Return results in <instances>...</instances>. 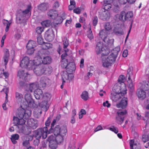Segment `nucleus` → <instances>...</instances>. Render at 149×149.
Returning a JSON list of instances; mask_svg holds the SVG:
<instances>
[{
	"instance_id": "nucleus-1",
	"label": "nucleus",
	"mask_w": 149,
	"mask_h": 149,
	"mask_svg": "<svg viewBox=\"0 0 149 149\" xmlns=\"http://www.w3.org/2000/svg\"><path fill=\"white\" fill-rule=\"evenodd\" d=\"M31 111L29 109H25L22 107V106L18 108L16 111V117H14L13 120L16 123L18 129H22V125L26 122L25 119H28L31 116Z\"/></svg>"
},
{
	"instance_id": "nucleus-2",
	"label": "nucleus",
	"mask_w": 149,
	"mask_h": 149,
	"mask_svg": "<svg viewBox=\"0 0 149 149\" xmlns=\"http://www.w3.org/2000/svg\"><path fill=\"white\" fill-rule=\"evenodd\" d=\"M31 6L28 5L26 9L24 11L20 10L17 15L16 22L17 24H21L26 21V17H28L29 13L31 12Z\"/></svg>"
},
{
	"instance_id": "nucleus-3",
	"label": "nucleus",
	"mask_w": 149,
	"mask_h": 149,
	"mask_svg": "<svg viewBox=\"0 0 149 149\" xmlns=\"http://www.w3.org/2000/svg\"><path fill=\"white\" fill-rule=\"evenodd\" d=\"M119 50H117L116 49L113 50L112 53L106 59L102 58L103 66L106 68H108L111 66V64L115 61L117 57Z\"/></svg>"
},
{
	"instance_id": "nucleus-4",
	"label": "nucleus",
	"mask_w": 149,
	"mask_h": 149,
	"mask_svg": "<svg viewBox=\"0 0 149 149\" xmlns=\"http://www.w3.org/2000/svg\"><path fill=\"white\" fill-rule=\"evenodd\" d=\"M67 130L66 125H63L61 127L59 125L55 127H51L48 131L49 134L53 133L55 135L61 134L63 135H65Z\"/></svg>"
},
{
	"instance_id": "nucleus-5",
	"label": "nucleus",
	"mask_w": 149,
	"mask_h": 149,
	"mask_svg": "<svg viewBox=\"0 0 149 149\" xmlns=\"http://www.w3.org/2000/svg\"><path fill=\"white\" fill-rule=\"evenodd\" d=\"M51 97L50 94L49 93H46L44 95V100L40 104V107L42 108V110L47 111L49 105V103L48 102L50 101Z\"/></svg>"
},
{
	"instance_id": "nucleus-6",
	"label": "nucleus",
	"mask_w": 149,
	"mask_h": 149,
	"mask_svg": "<svg viewBox=\"0 0 149 149\" xmlns=\"http://www.w3.org/2000/svg\"><path fill=\"white\" fill-rule=\"evenodd\" d=\"M40 63V62H38L36 64V65H37V66L33 70L34 73L38 75H41L45 73H46L45 72L46 68L45 65Z\"/></svg>"
},
{
	"instance_id": "nucleus-7",
	"label": "nucleus",
	"mask_w": 149,
	"mask_h": 149,
	"mask_svg": "<svg viewBox=\"0 0 149 149\" xmlns=\"http://www.w3.org/2000/svg\"><path fill=\"white\" fill-rule=\"evenodd\" d=\"M124 87L125 88L123 89L124 90L121 89L120 93H111V98L113 101L116 102L121 98V96H123L125 94H126L127 90L125 88V86H124Z\"/></svg>"
},
{
	"instance_id": "nucleus-8",
	"label": "nucleus",
	"mask_w": 149,
	"mask_h": 149,
	"mask_svg": "<svg viewBox=\"0 0 149 149\" xmlns=\"http://www.w3.org/2000/svg\"><path fill=\"white\" fill-rule=\"evenodd\" d=\"M127 113L126 110L123 111H117L115 118L116 122L118 124H121L124 121L125 115Z\"/></svg>"
},
{
	"instance_id": "nucleus-9",
	"label": "nucleus",
	"mask_w": 149,
	"mask_h": 149,
	"mask_svg": "<svg viewBox=\"0 0 149 149\" xmlns=\"http://www.w3.org/2000/svg\"><path fill=\"white\" fill-rule=\"evenodd\" d=\"M24 98L26 102H23V104L26 107H31L34 103V101L29 93H26L25 95Z\"/></svg>"
},
{
	"instance_id": "nucleus-10",
	"label": "nucleus",
	"mask_w": 149,
	"mask_h": 149,
	"mask_svg": "<svg viewBox=\"0 0 149 149\" xmlns=\"http://www.w3.org/2000/svg\"><path fill=\"white\" fill-rule=\"evenodd\" d=\"M45 37V39L49 42L52 41L54 38V34L53 30L51 29L48 30L46 32Z\"/></svg>"
},
{
	"instance_id": "nucleus-11",
	"label": "nucleus",
	"mask_w": 149,
	"mask_h": 149,
	"mask_svg": "<svg viewBox=\"0 0 149 149\" xmlns=\"http://www.w3.org/2000/svg\"><path fill=\"white\" fill-rule=\"evenodd\" d=\"M62 77L63 79V84L65 82V80H68L69 81L71 80L74 77L73 74L71 73L67 72V71L63 72L62 74Z\"/></svg>"
},
{
	"instance_id": "nucleus-12",
	"label": "nucleus",
	"mask_w": 149,
	"mask_h": 149,
	"mask_svg": "<svg viewBox=\"0 0 149 149\" xmlns=\"http://www.w3.org/2000/svg\"><path fill=\"white\" fill-rule=\"evenodd\" d=\"M53 136H51L48 137L47 139L48 141H49V147L52 149H56L57 147L58 143L56 141L53 139Z\"/></svg>"
},
{
	"instance_id": "nucleus-13",
	"label": "nucleus",
	"mask_w": 149,
	"mask_h": 149,
	"mask_svg": "<svg viewBox=\"0 0 149 149\" xmlns=\"http://www.w3.org/2000/svg\"><path fill=\"white\" fill-rule=\"evenodd\" d=\"M127 105V99L126 97H124L121 100L120 102L116 104L117 107L118 108L122 109L126 108Z\"/></svg>"
},
{
	"instance_id": "nucleus-14",
	"label": "nucleus",
	"mask_w": 149,
	"mask_h": 149,
	"mask_svg": "<svg viewBox=\"0 0 149 149\" xmlns=\"http://www.w3.org/2000/svg\"><path fill=\"white\" fill-rule=\"evenodd\" d=\"M17 76L20 78H22L25 81H28L27 77H30V75L28 72L24 73V71L22 70H20L18 71Z\"/></svg>"
},
{
	"instance_id": "nucleus-15",
	"label": "nucleus",
	"mask_w": 149,
	"mask_h": 149,
	"mask_svg": "<svg viewBox=\"0 0 149 149\" xmlns=\"http://www.w3.org/2000/svg\"><path fill=\"white\" fill-rule=\"evenodd\" d=\"M27 123L29 126L33 129H36L38 126L37 121L33 119H29Z\"/></svg>"
},
{
	"instance_id": "nucleus-16",
	"label": "nucleus",
	"mask_w": 149,
	"mask_h": 149,
	"mask_svg": "<svg viewBox=\"0 0 149 149\" xmlns=\"http://www.w3.org/2000/svg\"><path fill=\"white\" fill-rule=\"evenodd\" d=\"M29 59L28 56L24 57L21 62L20 66L22 68H26L29 65Z\"/></svg>"
},
{
	"instance_id": "nucleus-17",
	"label": "nucleus",
	"mask_w": 149,
	"mask_h": 149,
	"mask_svg": "<svg viewBox=\"0 0 149 149\" xmlns=\"http://www.w3.org/2000/svg\"><path fill=\"white\" fill-rule=\"evenodd\" d=\"M136 94L139 98L142 100L145 99L146 97V93L142 89H138L137 91Z\"/></svg>"
},
{
	"instance_id": "nucleus-18",
	"label": "nucleus",
	"mask_w": 149,
	"mask_h": 149,
	"mask_svg": "<svg viewBox=\"0 0 149 149\" xmlns=\"http://www.w3.org/2000/svg\"><path fill=\"white\" fill-rule=\"evenodd\" d=\"M102 42H98L96 45V52L97 54H99L103 52L105 49L104 48Z\"/></svg>"
},
{
	"instance_id": "nucleus-19",
	"label": "nucleus",
	"mask_w": 149,
	"mask_h": 149,
	"mask_svg": "<svg viewBox=\"0 0 149 149\" xmlns=\"http://www.w3.org/2000/svg\"><path fill=\"white\" fill-rule=\"evenodd\" d=\"M76 69L74 63L73 62L69 63L67 66L66 70L67 72L72 73Z\"/></svg>"
},
{
	"instance_id": "nucleus-20",
	"label": "nucleus",
	"mask_w": 149,
	"mask_h": 149,
	"mask_svg": "<svg viewBox=\"0 0 149 149\" xmlns=\"http://www.w3.org/2000/svg\"><path fill=\"white\" fill-rule=\"evenodd\" d=\"M47 15L52 19H54L58 16V12L56 10L52 9L50 10L47 12Z\"/></svg>"
},
{
	"instance_id": "nucleus-21",
	"label": "nucleus",
	"mask_w": 149,
	"mask_h": 149,
	"mask_svg": "<svg viewBox=\"0 0 149 149\" xmlns=\"http://www.w3.org/2000/svg\"><path fill=\"white\" fill-rule=\"evenodd\" d=\"M108 33V31L104 29H103L100 31V36L103 41L104 40L106 41V39H108L107 38Z\"/></svg>"
},
{
	"instance_id": "nucleus-22",
	"label": "nucleus",
	"mask_w": 149,
	"mask_h": 149,
	"mask_svg": "<svg viewBox=\"0 0 149 149\" xmlns=\"http://www.w3.org/2000/svg\"><path fill=\"white\" fill-rule=\"evenodd\" d=\"M43 92L42 91L39 89H36L34 91V95L36 98L37 100H39L42 96Z\"/></svg>"
},
{
	"instance_id": "nucleus-23",
	"label": "nucleus",
	"mask_w": 149,
	"mask_h": 149,
	"mask_svg": "<svg viewBox=\"0 0 149 149\" xmlns=\"http://www.w3.org/2000/svg\"><path fill=\"white\" fill-rule=\"evenodd\" d=\"M54 20L53 22V25L55 27L62 23L63 21V19H62L60 16H56L55 19H54Z\"/></svg>"
},
{
	"instance_id": "nucleus-24",
	"label": "nucleus",
	"mask_w": 149,
	"mask_h": 149,
	"mask_svg": "<svg viewBox=\"0 0 149 149\" xmlns=\"http://www.w3.org/2000/svg\"><path fill=\"white\" fill-rule=\"evenodd\" d=\"M42 132L41 134V137L42 139H45L46 138L47 136V132H48V128L46 127H44L43 128H40Z\"/></svg>"
},
{
	"instance_id": "nucleus-25",
	"label": "nucleus",
	"mask_w": 149,
	"mask_h": 149,
	"mask_svg": "<svg viewBox=\"0 0 149 149\" xmlns=\"http://www.w3.org/2000/svg\"><path fill=\"white\" fill-rule=\"evenodd\" d=\"M33 137L30 136H25L23 137V139L24 140L22 143V144L24 146H27L29 144V141L31 139L32 140Z\"/></svg>"
},
{
	"instance_id": "nucleus-26",
	"label": "nucleus",
	"mask_w": 149,
	"mask_h": 149,
	"mask_svg": "<svg viewBox=\"0 0 149 149\" xmlns=\"http://www.w3.org/2000/svg\"><path fill=\"white\" fill-rule=\"evenodd\" d=\"M100 17V18L103 20H106L109 18L110 14L108 11L104 10Z\"/></svg>"
},
{
	"instance_id": "nucleus-27",
	"label": "nucleus",
	"mask_w": 149,
	"mask_h": 149,
	"mask_svg": "<svg viewBox=\"0 0 149 149\" xmlns=\"http://www.w3.org/2000/svg\"><path fill=\"white\" fill-rule=\"evenodd\" d=\"M48 7V6L47 3H42L40 4L38 6V9L41 11H45L47 10Z\"/></svg>"
},
{
	"instance_id": "nucleus-28",
	"label": "nucleus",
	"mask_w": 149,
	"mask_h": 149,
	"mask_svg": "<svg viewBox=\"0 0 149 149\" xmlns=\"http://www.w3.org/2000/svg\"><path fill=\"white\" fill-rule=\"evenodd\" d=\"M9 50L8 49H6L5 50L4 56L3 57V60L5 63V65H6L8 61L9 53Z\"/></svg>"
},
{
	"instance_id": "nucleus-29",
	"label": "nucleus",
	"mask_w": 149,
	"mask_h": 149,
	"mask_svg": "<svg viewBox=\"0 0 149 149\" xmlns=\"http://www.w3.org/2000/svg\"><path fill=\"white\" fill-rule=\"evenodd\" d=\"M42 61V64H49L51 62L52 59L51 57L49 56H47L46 57H44ZM41 64V63H40Z\"/></svg>"
},
{
	"instance_id": "nucleus-30",
	"label": "nucleus",
	"mask_w": 149,
	"mask_h": 149,
	"mask_svg": "<svg viewBox=\"0 0 149 149\" xmlns=\"http://www.w3.org/2000/svg\"><path fill=\"white\" fill-rule=\"evenodd\" d=\"M55 141H56L58 144L62 142L63 140V136L65 135H63L61 134H59L58 135H56Z\"/></svg>"
},
{
	"instance_id": "nucleus-31",
	"label": "nucleus",
	"mask_w": 149,
	"mask_h": 149,
	"mask_svg": "<svg viewBox=\"0 0 149 149\" xmlns=\"http://www.w3.org/2000/svg\"><path fill=\"white\" fill-rule=\"evenodd\" d=\"M34 132L36 138L37 139L39 140L41 138V134L42 131L40 128L34 131Z\"/></svg>"
},
{
	"instance_id": "nucleus-32",
	"label": "nucleus",
	"mask_w": 149,
	"mask_h": 149,
	"mask_svg": "<svg viewBox=\"0 0 149 149\" xmlns=\"http://www.w3.org/2000/svg\"><path fill=\"white\" fill-rule=\"evenodd\" d=\"M36 44L35 42L33 40H30L27 43L26 48L34 49L36 46Z\"/></svg>"
},
{
	"instance_id": "nucleus-33",
	"label": "nucleus",
	"mask_w": 149,
	"mask_h": 149,
	"mask_svg": "<svg viewBox=\"0 0 149 149\" xmlns=\"http://www.w3.org/2000/svg\"><path fill=\"white\" fill-rule=\"evenodd\" d=\"M133 69L132 67H130L127 71V77H128V79L129 80H131V77H132L134 78V77H133Z\"/></svg>"
},
{
	"instance_id": "nucleus-34",
	"label": "nucleus",
	"mask_w": 149,
	"mask_h": 149,
	"mask_svg": "<svg viewBox=\"0 0 149 149\" xmlns=\"http://www.w3.org/2000/svg\"><path fill=\"white\" fill-rule=\"evenodd\" d=\"M15 97L17 100L19 102L22 101L24 98L23 95L17 92L15 93Z\"/></svg>"
},
{
	"instance_id": "nucleus-35",
	"label": "nucleus",
	"mask_w": 149,
	"mask_h": 149,
	"mask_svg": "<svg viewBox=\"0 0 149 149\" xmlns=\"http://www.w3.org/2000/svg\"><path fill=\"white\" fill-rule=\"evenodd\" d=\"M133 14L131 12H128L127 13H125V19L126 20H130L133 17Z\"/></svg>"
},
{
	"instance_id": "nucleus-36",
	"label": "nucleus",
	"mask_w": 149,
	"mask_h": 149,
	"mask_svg": "<svg viewBox=\"0 0 149 149\" xmlns=\"http://www.w3.org/2000/svg\"><path fill=\"white\" fill-rule=\"evenodd\" d=\"M29 86V90L30 92H32L33 90L37 88L38 84L37 83H33L30 84Z\"/></svg>"
},
{
	"instance_id": "nucleus-37",
	"label": "nucleus",
	"mask_w": 149,
	"mask_h": 149,
	"mask_svg": "<svg viewBox=\"0 0 149 149\" xmlns=\"http://www.w3.org/2000/svg\"><path fill=\"white\" fill-rule=\"evenodd\" d=\"M51 24V22L50 20L44 21L41 23V24L42 26L45 27H49Z\"/></svg>"
},
{
	"instance_id": "nucleus-38",
	"label": "nucleus",
	"mask_w": 149,
	"mask_h": 149,
	"mask_svg": "<svg viewBox=\"0 0 149 149\" xmlns=\"http://www.w3.org/2000/svg\"><path fill=\"white\" fill-rule=\"evenodd\" d=\"M88 93L87 91H84L81 95V98L85 101L87 100L88 98Z\"/></svg>"
},
{
	"instance_id": "nucleus-39",
	"label": "nucleus",
	"mask_w": 149,
	"mask_h": 149,
	"mask_svg": "<svg viewBox=\"0 0 149 149\" xmlns=\"http://www.w3.org/2000/svg\"><path fill=\"white\" fill-rule=\"evenodd\" d=\"M46 78L45 77H42L40 79V85L42 87H45L46 84Z\"/></svg>"
},
{
	"instance_id": "nucleus-40",
	"label": "nucleus",
	"mask_w": 149,
	"mask_h": 149,
	"mask_svg": "<svg viewBox=\"0 0 149 149\" xmlns=\"http://www.w3.org/2000/svg\"><path fill=\"white\" fill-rule=\"evenodd\" d=\"M132 81L131 79L130 80H128V86L129 88L130 89V91H132L134 90V84Z\"/></svg>"
},
{
	"instance_id": "nucleus-41",
	"label": "nucleus",
	"mask_w": 149,
	"mask_h": 149,
	"mask_svg": "<svg viewBox=\"0 0 149 149\" xmlns=\"http://www.w3.org/2000/svg\"><path fill=\"white\" fill-rule=\"evenodd\" d=\"M68 61L67 59L62 60L61 61V66L63 68H65L66 69L68 65Z\"/></svg>"
},
{
	"instance_id": "nucleus-42",
	"label": "nucleus",
	"mask_w": 149,
	"mask_h": 149,
	"mask_svg": "<svg viewBox=\"0 0 149 149\" xmlns=\"http://www.w3.org/2000/svg\"><path fill=\"white\" fill-rule=\"evenodd\" d=\"M42 111H46L42 110V108L40 107V104H39V106L38 108L35 110L34 112H35L37 114L39 115H40L42 113Z\"/></svg>"
},
{
	"instance_id": "nucleus-43",
	"label": "nucleus",
	"mask_w": 149,
	"mask_h": 149,
	"mask_svg": "<svg viewBox=\"0 0 149 149\" xmlns=\"http://www.w3.org/2000/svg\"><path fill=\"white\" fill-rule=\"evenodd\" d=\"M142 140L144 143L149 141V134H143L142 136Z\"/></svg>"
},
{
	"instance_id": "nucleus-44",
	"label": "nucleus",
	"mask_w": 149,
	"mask_h": 149,
	"mask_svg": "<svg viewBox=\"0 0 149 149\" xmlns=\"http://www.w3.org/2000/svg\"><path fill=\"white\" fill-rule=\"evenodd\" d=\"M125 12L124 11H122L119 15V19L120 20H122L123 21H125Z\"/></svg>"
},
{
	"instance_id": "nucleus-45",
	"label": "nucleus",
	"mask_w": 149,
	"mask_h": 149,
	"mask_svg": "<svg viewBox=\"0 0 149 149\" xmlns=\"http://www.w3.org/2000/svg\"><path fill=\"white\" fill-rule=\"evenodd\" d=\"M37 41L39 45H42L44 43L43 38L41 35H39L37 38Z\"/></svg>"
},
{
	"instance_id": "nucleus-46",
	"label": "nucleus",
	"mask_w": 149,
	"mask_h": 149,
	"mask_svg": "<svg viewBox=\"0 0 149 149\" xmlns=\"http://www.w3.org/2000/svg\"><path fill=\"white\" fill-rule=\"evenodd\" d=\"M108 39H106V41L105 40L104 41L106 43H107L108 45H112L113 43L114 42V40L113 39H109V38H108Z\"/></svg>"
},
{
	"instance_id": "nucleus-47",
	"label": "nucleus",
	"mask_w": 149,
	"mask_h": 149,
	"mask_svg": "<svg viewBox=\"0 0 149 149\" xmlns=\"http://www.w3.org/2000/svg\"><path fill=\"white\" fill-rule=\"evenodd\" d=\"M87 36L90 40L92 39L93 38V36L92 33V31H91V27L89 28V31Z\"/></svg>"
},
{
	"instance_id": "nucleus-48",
	"label": "nucleus",
	"mask_w": 149,
	"mask_h": 149,
	"mask_svg": "<svg viewBox=\"0 0 149 149\" xmlns=\"http://www.w3.org/2000/svg\"><path fill=\"white\" fill-rule=\"evenodd\" d=\"M63 48L65 49L67 48V47L69 45L68 41V40L66 38H65L63 40Z\"/></svg>"
},
{
	"instance_id": "nucleus-49",
	"label": "nucleus",
	"mask_w": 149,
	"mask_h": 149,
	"mask_svg": "<svg viewBox=\"0 0 149 149\" xmlns=\"http://www.w3.org/2000/svg\"><path fill=\"white\" fill-rule=\"evenodd\" d=\"M43 27H38L36 29V31L38 34H40L43 31Z\"/></svg>"
},
{
	"instance_id": "nucleus-50",
	"label": "nucleus",
	"mask_w": 149,
	"mask_h": 149,
	"mask_svg": "<svg viewBox=\"0 0 149 149\" xmlns=\"http://www.w3.org/2000/svg\"><path fill=\"white\" fill-rule=\"evenodd\" d=\"M113 32L116 35H123V31H119L117 28L114 29Z\"/></svg>"
},
{
	"instance_id": "nucleus-51",
	"label": "nucleus",
	"mask_w": 149,
	"mask_h": 149,
	"mask_svg": "<svg viewBox=\"0 0 149 149\" xmlns=\"http://www.w3.org/2000/svg\"><path fill=\"white\" fill-rule=\"evenodd\" d=\"M27 48V51L26 52L28 54L31 55L33 53L35 50L34 49L28 48Z\"/></svg>"
},
{
	"instance_id": "nucleus-52",
	"label": "nucleus",
	"mask_w": 149,
	"mask_h": 149,
	"mask_svg": "<svg viewBox=\"0 0 149 149\" xmlns=\"http://www.w3.org/2000/svg\"><path fill=\"white\" fill-rule=\"evenodd\" d=\"M105 30L107 31L109 30L111 28L110 25L109 23H106L104 26Z\"/></svg>"
},
{
	"instance_id": "nucleus-53",
	"label": "nucleus",
	"mask_w": 149,
	"mask_h": 149,
	"mask_svg": "<svg viewBox=\"0 0 149 149\" xmlns=\"http://www.w3.org/2000/svg\"><path fill=\"white\" fill-rule=\"evenodd\" d=\"M111 4H104L103 6L104 7V9L106 10V11H108V10L110 9L111 7Z\"/></svg>"
},
{
	"instance_id": "nucleus-54",
	"label": "nucleus",
	"mask_w": 149,
	"mask_h": 149,
	"mask_svg": "<svg viewBox=\"0 0 149 149\" xmlns=\"http://www.w3.org/2000/svg\"><path fill=\"white\" fill-rule=\"evenodd\" d=\"M118 82L120 83H123L125 81V79L124 76L121 75L120 76L118 79Z\"/></svg>"
},
{
	"instance_id": "nucleus-55",
	"label": "nucleus",
	"mask_w": 149,
	"mask_h": 149,
	"mask_svg": "<svg viewBox=\"0 0 149 149\" xmlns=\"http://www.w3.org/2000/svg\"><path fill=\"white\" fill-rule=\"evenodd\" d=\"M42 46L45 49H48L50 47V44L48 43H44L42 44Z\"/></svg>"
},
{
	"instance_id": "nucleus-56",
	"label": "nucleus",
	"mask_w": 149,
	"mask_h": 149,
	"mask_svg": "<svg viewBox=\"0 0 149 149\" xmlns=\"http://www.w3.org/2000/svg\"><path fill=\"white\" fill-rule=\"evenodd\" d=\"M97 16H95L94 17L93 20V26H95L97 25Z\"/></svg>"
},
{
	"instance_id": "nucleus-57",
	"label": "nucleus",
	"mask_w": 149,
	"mask_h": 149,
	"mask_svg": "<svg viewBox=\"0 0 149 149\" xmlns=\"http://www.w3.org/2000/svg\"><path fill=\"white\" fill-rule=\"evenodd\" d=\"M130 149H134L133 148V146H136V143H134V140L133 139L130 140Z\"/></svg>"
},
{
	"instance_id": "nucleus-58",
	"label": "nucleus",
	"mask_w": 149,
	"mask_h": 149,
	"mask_svg": "<svg viewBox=\"0 0 149 149\" xmlns=\"http://www.w3.org/2000/svg\"><path fill=\"white\" fill-rule=\"evenodd\" d=\"M19 135L18 134H15L12 135L11 138L17 140L19 139Z\"/></svg>"
},
{
	"instance_id": "nucleus-59",
	"label": "nucleus",
	"mask_w": 149,
	"mask_h": 149,
	"mask_svg": "<svg viewBox=\"0 0 149 149\" xmlns=\"http://www.w3.org/2000/svg\"><path fill=\"white\" fill-rule=\"evenodd\" d=\"M51 118L49 117L46 121L45 123V125L46 127H47V126H49V125L50 123H51Z\"/></svg>"
},
{
	"instance_id": "nucleus-60",
	"label": "nucleus",
	"mask_w": 149,
	"mask_h": 149,
	"mask_svg": "<svg viewBox=\"0 0 149 149\" xmlns=\"http://www.w3.org/2000/svg\"><path fill=\"white\" fill-rule=\"evenodd\" d=\"M110 130L114 132L115 133H117L118 132V130L117 128L113 127L110 128Z\"/></svg>"
},
{
	"instance_id": "nucleus-61",
	"label": "nucleus",
	"mask_w": 149,
	"mask_h": 149,
	"mask_svg": "<svg viewBox=\"0 0 149 149\" xmlns=\"http://www.w3.org/2000/svg\"><path fill=\"white\" fill-rule=\"evenodd\" d=\"M6 35H4L2 37L1 40V47H2L4 45V40L6 38Z\"/></svg>"
},
{
	"instance_id": "nucleus-62",
	"label": "nucleus",
	"mask_w": 149,
	"mask_h": 149,
	"mask_svg": "<svg viewBox=\"0 0 149 149\" xmlns=\"http://www.w3.org/2000/svg\"><path fill=\"white\" fill-rule=\"evenodd\" d=\"M67 51L66 50H65V52L61 56V58L62 59V60H63L64 59H66L65 58L67 56L68 54L67 53Z\"/></svg>"
},
{
	"instance_id": "nucleus-63",
	"label": "nucleus",
	"mask_w": 149,
	"mask_h": 149,
	"mask_svg": "<svg viewBox=\"0 0 149 149\" xmlns=\"http://www.w3.org/2000/svg\"><path fill=\"white\" fill-rule=\"evenodd\" d=\"M59 6V4L58 1H56L53 4V8L56 9Z\"/></svg>"
},
{
	"instance_id": "nucleus-64",
	"label": "nucleus",
	"mask_w": 149,
	"mask_h": 149,
	"mask_svg": "<svg viewBox=\"0 0 149 149\" xmlns=\"http://www.w3.org/2000/svg\"><path fill=\"white\" fill-rule=\"evenodd\" d=\"M73 11L76 14H79L81 12V10L79 8H77L74 9Z\"/></svg>"
}]
</instances>
